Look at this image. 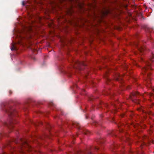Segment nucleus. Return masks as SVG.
<instances>
[{"mask_svg":"<svg viewBox=\"0 0 154 154\" xmlns=\"http://www.w3.org/2000/svg\"><path fill=\"white\" fill-rule=\"evenodd\" d=\"M147 141L148 143H149L148 140H147Z\"/></svg>","mask_w":154,"mask_h":154,"instance_id":"20","label":"nucleus"},{"mask_svg":"<svg viewBox=\"0 0 154 154\" xmlns=\"http://www.w3.org/2000/svg\"><path fill=\"white\" fill-rule=\"evenodd\" d=\"M14 120L13 119H11L9 124L6 123V125L8 127L9 129L11 131L14 128L13 124L14 123Z\"/></svg>","mask_w":154,"mask_h":154,"instance_id":"4","label":"nucleus"},{"mask_svg":"<svg viewBox=\"0 0 154 154\" xmlns=\"http://www.w3.org/2000/svg\"><path fill=\"white\" fill-rule=\"evenodd\" d=\"M12 93V92H11V91H10H10H9V94H11Z\"/></svg>","mask_w":154,"mask_h":154,"instance_id":"16","label":"nucleus"},{"mask_svg":"<svg viewBox=\"0 0 154 154\" xmlns=\"http://www.w3.org/2000/svg\"><path fill=\"white\" fill-rule=\"evenodd\" d=\"M88 154H92V151H88Z\"/></svg>","mask_w":154,"mask_h":154,"instance_id":"12","label":"nucleus"},{"mask_svg":"<svg viewBox=\"0 0 154 154\" xmlns=\"http://www.w3.org/2000/svg\"><path fill=\"white\" fill-rule=\"evenodd\" d=\"M133 154H143V153L142 151H141L140 152H135L133 153Z\"/></svg>","mask_w":154,"mask_h":154,"instance_id":"7","label":"nucleus"},{"mask_svg":"<svg viewBox=\"0 0 154 154\" xmlns=\"http://www.w3.org/2000/svg\"><path fill=\"white\" fill-rule=\"evenodd\" d=\"M123 130V128H122L121 129H119L120 131L121 132H122V131Z\"/></svg>","mask_w":154,"mask_h":154,"instance_id":"14","label":"nucleus"},{"mask_svg":"<svg viewBox=\"0 0 154 154\" xmlns=\"http://www.w3.org/2000/svg\"><path fill=\"white\" fill-rule=\"evenodd\" d=\"M53 103H51V105H53Z\"/></svg>","mask_w":154,"mask_h":154,"instance_id":"18","label":"nucleus"},{"mask_svg":"<svg viewBox=\"0 0 154 154\" xmlns=\"http://www.w3.org/2000/svg\"><path fill=\"white\" fill-rule=\"evenodd\" d=\"M139 95L138 92H134L131 94L130 96V99L133 102H135L137 100V98L138 97Z\"/></svg>","mask_w":154,"mask_h":154,"instance_id":"2","label":"nucleus"},{"mask_svg":"<svg viewBox=\"0 0 154 154\" xmlns=\"http://www.w3.org/2000/svg\"><path fill=\"white\" fill-rule=\"evenodd\" d=\"M131 153H133L132 151H131Z\"/></svg>","mask_w":154,"mask_h":154,"instance_id":"22","label":"nucleus"},{"mask_svg":"<svg viewBox=\"0 0 154 154\" xmlns=\"http://www.w3.org/2000/svg\"><path fill=\"white\" fill-rule=\"evenodd\" d=\"M93 97L92 98V97H91L90 98V100H93Z\"/></svg>","mask_w":154,"mask_h":154,"instance_id":"17","label":"nucleus"},{"mask_svg":"<svg viewBox=\"0 0 154 154\" xmlns=\"http://www.w3.org/2000/svg\"><path fill=\"white\" fill-rule=\"evenodd\" d=\"M73 126L74 127H77L79 129H82V131L83 133L86 135H88L89 134V132L86 130H85L84 129L81 128L80 127V124L78 123H74L73 125Z\"/></svg>","mask_w":154,"mask_h":154,"instance_id":"3","label":"nucleus"},{"mask_svg":"<svg viewBox=\"0 0 154 154\" xmlns=\"http://www.w3.org/2000/svg\"><path fill=\"white\" fill-rule=\"evenodd\" d=\"M97 124H98V123L97 122H95L94 123V125H97Z\"/></svg>","mask_w":154,"mask_h":154,"instance_id":"13","label":"nucleus"},{"mask_svg":"<svg viewBox=\"0 0 154 154\" xmlns=\"http://www.w3.org/2000/svg\"><path fill=\"white\" fill-rule=\"evenodd\" d=\"M109 134L112 136H113L115 135V133L113 131H110L109 133Z\"/></svg>","mask_w":154,"mask_h":154,"instance_id":"8","label":"nucleus"},{"mask_svg":"<svg viewBox=\"0 0 154 154\" xmlns=\"http://www.w3.org/2000/svg\"><path fill=\"white\" fill-rule=\"evenodd\" d=\"M94 149H96V150H98L99 149V148L97 147H95Z\"/></svg>","mask_w":154,"mask_h":154,"instance_id":"11","label":"nucleus"},{"mask_svg":"<svg viewBox=\"0 0 154 154\" xmlns=\"http://www.w3.org/2000/svg\"><path fill=\"white\" fill-rule=\"evenodd\" d=\"M104 105L106 107H108V105L107 104H104Z\"/></svg>","mask_w":154,"mask_h":154,"instance_id":"15","label":"nucleus"},{"mask_svg":"<svg viewBox=\"0 0 154 154\" xmlns=\"http://www.w3.org/2000/svg\"><path fill=\"white\" fill-rule=\"evenodd\" d=\"M149 143H148L147 144H146V143L145 142H144L143 143V145H148L149 144Z\"/></svg>","mask_w":154,"mask_h":154,"instance_id":"10","label":"nucleus"},{"mask_svg":"<svg viewBox=\"0 0 154 154\" xmlns=\"http://www.w3.org/2000/svg\"><path fill=\"white\" fill-rule=\"evenodd\" d=\"M153 143H154V142H153Z\"/></svg>","mask_w":154,"mask_h":154,"instance_id":"23","label":"nucleus"},{"mask_svg":"<svg viewBox=\"0 0 154 154\" xmlns=\"http://www.w3.org/2000/svg\"><path fill=\"white\" fill-rule=\"evenodd\" d=\"M143 69H146L145 68H144Z\"/></svg>","mask_w":154,"mask_h":154,"instance_id":"19","label":"nucleus"},{"mask_svg":"<svg viewBox=\"0 0 154 154\" xmlns=\"http://www.w3.org/2000/svg\"><path fill=\"white\" fill-rule=\"evenodd\" d=\"M38 124H41V125H42V122H40L38 123V124H35V126H37Z\"/></svg>","mask_w":154,"mask_h":154,"instance_id":"9","label":"nucleus"},{"mask_svg":"<svg viewBox=\"0 0 154 154\" xmlns=\"http://www.w3.org/2000/svg\"><path fill=\"white\" fill-rule=\"evenodd\" d=\"M2 154H6V153H3Z\"/></svg>","mask_w":154,"mask_h":154,"instance_id":"21","label":"nucleus"},{"mask_svg":"<svg viewBox=\"0 0 154 154\" xmlns=\"http://www.w3.org/2000/svg\"><path fill=\"white\" fill-rule=\"evenodd\" d=\"M2 106L3 110L8 114L9 116H14L16 112L14 108L7 104H3Z\"/></svg>","mask_w":154,"mask_h":154,"instance_id":"1","label":"nucleus"},{"mask_svg":"<svg viewBox=\"0 0 154 154\" xmlns=\"http://www.w3.org/2000/svg\"><path fill=\"white\" fill-rule=\"evenodd\" d=\"M23 147H27L29 149H30L31 148V146H30L29 144L26 141H24L23 142Z\"/></svg>","mask_w":154,"mask_h":154,"instance_id":"6","label":"nucleus"},{"mask_svg":"<svg viewBox=\"0 0 154 154\" xmlns=\"http://www.w3.org/2000/svg\"><path fill=\"white\" fill-rule=\"evenodd\" d=\"M114 79L117 80H119L122 79L121 76L118 73L116 74L114 76Z\"/></svg>","mask_w":154,"mask_h":154,"instance_id":"5","label":"nucleus"}]
</instances>
